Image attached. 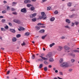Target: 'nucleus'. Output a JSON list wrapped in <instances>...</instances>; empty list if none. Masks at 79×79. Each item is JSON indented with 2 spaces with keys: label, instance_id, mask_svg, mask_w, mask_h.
Listing matches in <instances>:
<instances>
[{
  "label": "nucleus",
  "instance_id": "f257e3e1",
  "mask_svg": "<svg viewBox=\"0 0 79 79\" xmlns=\"http://www.w3.org/2000/svg\"><path fill=\"white\" fill-rule=\"evenodd\" d=\"M41 14L42 16H39V19H43V20H44L47 19V16H46V15L44 12H42L41 13Z\"/></svg>",
  "mask_w": 79,
  "mask_h": 79
},
{
  "label": "nucleus",
  "instance_id": "f03ea898",
  "mask_svg": "<svg viewBox=\"0 0 79 79\" xmlns=\"http://www.w3.org/2000/svg\"><path fill=\"white\" fill-rule=\"evenodd\" d=\"M61 67H65V68H68L69 66H72V64L69 65L68 63H63L60 65Z\"/></svg>",
  "mask_w": 79,
  "mask_h": 79
},
{
  "label": "nucleus",
  "instance_id": "7ed1b4c3",
  "mask_svg": "<svg viewBox=\"0 0 79 79\" xmlns=\"http://www.w3.org/2000/svg\"><path fill=\"white\" fill-rule=\"evenodd\" d=\"M64 48L65 50V52H68V53L69 52H71V51H69V47H68V46H64Z\"/></svg>",
  "mask_w": 79,
  "mask_h": 79
},
{
  "label": "nucleus",
  "instance_id": "20e7f679",
  "mask_svg": "<svg viewBox=\"0 0 79 79\" xmlns=\"http://www.w3.org/2000/svg\"><path fill=\"white\" fill-rule=\"evenodd\" d=\"M13 22L14 23H17V24H20L21 23V21L17 19H14L13 20Z\"/></svg>",
  "mask_w": 79,
  "mask_h": 79
},
{
  "label": "nucleus",
  "instance_id": "39448f33",
  "mask_svg": "<svg viewBox=\"0 0 79 79\" xmlns=\"http://www.w3.org/2000/svg\"><path fill=\"white\" fill-rule=\"evenodd\" d=\"M52 56V52H49L46 56V57L48 58H50Z\"/></svg>",
  "mask_w": 79,
  "mask_h": 79
},
{
  "label": "nucleus",
  "instance_id": "423d86ee",
  "mask_svg": "<svg viewBox=\"0 0 79 79\" xmlns=\"http://www.w3.org/2000/svg\"><path fill=\"white\" fill-rule=\"evenodd\" d=\"M21 12L24 13H27V10H26V8H23L21 10Z\"/></svg>",
  "mask_w": 79,
  "mask_h": 79
},
{
  "label": "nucleus",
  "instance_id": "0eeeda50",
  "mask_svg": "<svg viewBox=\"0 0 79 79\" xmlns=\"http://www.w3.org/2000/svg\"><path fill=\"white\" fill-rule=\"evenodd\" d=\"M68 55H69V56H72L73 58H74L75 56V54L72 53L71 52H70V53H68Z\"/></svg>",
  "mask_w": 79,
  "mask_h": 79
},
{
  "label": "nucleus",
  "instance_id": "6e6552de",
  "mask_svg": "<svg viewBox=\"0 0 79 79\" xmlns=\"http://www.w3.org/2000/svg\"><path fill=\"white\" fill-rule=\"evenodd\" d=\"M37 15V14L36 13H34L30 15V18H34Z\"/></svg>",
  "mask_w": 79,
  "mask_h": 79
},
{
  "label": "nucleus",
  "instance_id": "1a4fd4ad",
  "mask_svg": "<svg viewBox=\"0 0 79 79\" xmlns=\"http://www.w3.org/2000/svg\"><path fill=\"white\" fill-rule=\"evenodd\" d=\"M40 57L41 58L42 60H44V61H47V60H48V58L47 57V58L41 56H40Z\"/></svg>",
  "mask_w": 79,
  "mask_h": 79
},
{
  "label": "nucleus",
  "instance_id": "9d476101",
  "mask_svg": "<svg viewBox=\"0 0 79 79\" xmlns=\"http://www.w3.org/2000/svg\"><path fill=\"white\" fill-rule=\"evenodd\" d=\"M63 49V47L61 46H59L58 48L57 49V50L60 52V51H61V50Z\"/></svg>",
  "mask_w": 79,
  "mask_h": 79
},
{
  "label": "nucleus",
  "instance_id": "9b49d317",
  "mask_svg": "<svg viewBox=\"0 0 79 79\" xmlns=\"http://www.w3.org/2000/svg\"><path fill=\"white\" fill-rule=\"evenodd\" d=\"M25 3H31V0H25L24 1Z\"/></svg>",
  "mask_w": 79,
  "mask_h": 79
},
{
  "label": "nucleus",
  "instance_id": "f8f14e48",
  "mask_svg": "<svg viewBox=\"0 0 79 79\" xmlns=\"http://www.w3.org/2000/svg\"><path fill=\"white\" fill-rule=\"evenodd\" d=\"M40 27L38 26H36L35 27V29L36 31H39L40 29Z\"/></svg>",
  "mask_w": 79,
  "mask_h": 79
},
{
  "label": "nucleus",
  "instance_id": "ddd939ff",
  "mask_svg": "<svg viewBox=\"0 0 79 79\" xmlns=\"http://www.w3.org/2000/svg\"><path fill=\"white\" fill-rule=\"evenodd\" d=\"M17 40V39L16 38L14 37L12 38V41L13 42H16Z\"/></svg>",
  "mask_w": 79,
  "mask_h": 79
},
{
  "label": "nucleus",
  "instance_id": "4468645a",
  "mask_svg": "<svg viewBox=\"0 0 79 79\" xmlns=\"http://www.w3.org/2000/svg\"><path fill=\"white\" fill-rule=\"evenodd\" d=\"M50 62H53L54 61V59L53 58H50L49 60Z\"/></svg>",
  "mask_w": 79,
  "mask_h": 79
},
{
  "label": "nucleus",
  "instance_id": "2eb2a0df",
  "mask_svg": "<svg viewBox=\"0 0 79 79\" xmlns=\"http://www.w3.org/2000/svg\"><path fill=\"white\" fill-rule=\"evenodd\" d=\"M10 31L11 32H13V33H15V32H16V31L15 29H10Z\"/></svg>",
  "mask_w": 79,
  "mask_h": 79
},
{
  "label": "nucleus",
  "instance_id": "dca6fc26",
  "mask_svg": "<svg viewBox=\"0 0 79 79\" xmlns=\"http://www.w3.org/2000/svg\"><path fill=\"white\" fill-rule=\"evenodd\" d=\"M70 61L72 63H73L75 62V59H72L70 60Z\"/></svg>",
  "mask_w": 79,
  "mask_h": 79
},
{
  "label": "nucleus",
  "instance_id": "f3484780",
  "mask_svg": "<svg viewBox=\"0 0 79 79\" xmlns=\"http://www.w3.org/2000/svg\"><path fill=\"white\" fill-rule=\"evenodd\" d=\"M65 21H66V23H67L69 24H70L71 22H70V20H69L68 19H66Z\"/></svg>",
  "mask_w": 79,
  "mask_h": 79
},
{
  "label": "nucleus",
  "instance_id": "a211bd4d",
  "mask_svg": "<svg viewBox=\"0 0 79 79\" xmlns=\"http://www.w3.org/2000/svg\"><path fill=\"white\" fill-rule=\"evenodd\" d=\"M72 5V3L70 2H69L68 3H67V6H71V5Z\"/></svg>",
  "mask_w": 79,
  "mask_h": 79
},
{
  "label": "nucleus",
  "instance_id": "6ab92c4d",
  "mask_svg": "<svg viewBox=\"0 0 79 79\" xmlns=\"http://www.w3.org/2000/svg\"><path fill=\"white\" fill-rule=\"evenodd\" d=\"M40 33H44L45 32V30L44 29H42L39 31Z\"/></svg>",
  "mask_w": 79,
  "mask_h": 79
},
{
  "label": "nucleus",
  "instance_id": "aec40b11",
  "mask_svg": "<svg viewBox=\"0 0 79 79\" xmlns=\"http://www.w3.org/2000/svg\"><path fill=\"white\" fill-rule=\"evenodd\" d=\"M21 34H17L16 35V37H17V38H19V37H21Z\"/></svg>",
  "mask_w": 79,
  "mask_h": 79
},
{
  "label": "nucleus",
  "instance_id": "412c9836",
  "mask_svg": "<svg viewBox=\"0 0 79 79\" xmlns=\"http://www.w3.org/2000/svg\"><path fill=\"white\" fill-rule=\"evenodd\" d=\"M55 44L54 43H53L52 44H50L49 46L50 47H52L53 45H55Z\"/></svg>",
  "mask_w": 79,
  "mask_h": 79
},
{
  "label": "nucleus",
  "instance_id": "4be33fe9",
  "mask_svg": "<svg viewBox=\"0 0 79 79\" xmlns=\"http://www.w3.org/2000/svg\"><path fill=\"white\" fill-rule=\"evenodd\" d=\"M17 4V2H13L12 3V6H15Z\"/></svg>",
  "mask_w": 79,
  "mask_h": 79
},
{
  "label": "nucleus",
  "instance_id": "5701e85b",
  "mask_svg": "<svg viewBox=\"0 0 79 79\" xmlns=\"http://www.w3.org/2000/svg\"><path fill=\"white\" fill-rule=\"evenodd\" d=\"M76 16V15L74 14H73V15H71L69 16V17L70 18H73V17H74V16Z\"/></svg>",
  "mask_w": 79,
  "mask_h": 79
},
{
  "label": "nucleus",
  "instance_id": "b1692460",
  "mask_svg": "<svg viewBox=\"0 0 79 79\" xmlns=\"http://www.w3.org/2000/svg\"><path fill=\"white\" fill-rule=\"evenodd\" d=\"M6 20L5 19H3L1 20V22H2L3 23H5V22H6Z\"/></svg>",
  "mask_w": 79,
  "mask_h": 79
},
{
  "label": "nucleus",
  "instance_id": "393cba45",
  "mask_svg": "<svg viewBox=\"0 0 79 79\" xmlns=\"http://www.w3.org/2000/svg\"><path fill=\"white\" fill-rule=\"evenodd\" d=\"M43 25H44V24L41 23H39L37 24L38 26H43Z\"/></svg>",
  "mask_w": 79,
  "mask_h": 79
},
{
  "label": "nucleus",
  "instance_id": "a878e982",
  "mask_svg": "<svg viewBox=\"0 0 79 79\" xmlns=\"http://www.w3.org/2000/svg\"><path fill=\"white\" fill-rule=\"evenodd\" d=\"M73 52H75V53H77V52L79 53V51L77 50H73Z\"/></svg>",
  "mask_w": 79,
  "mask_h": 79
},
{
  "label": "nucleus",
  "instance_id": "bb28decb",
  "mask_svg": "<svg viewBox=\"0 0 79 79\" xmlns=\"http://www.w3.org/2000/svg\"><path fill=\"white\" fill-rule=\"evenodd\" d=\"M55 19L54 17H52L50 19V21H53Z\"/></svg>",
  "mask_w": 79,
  "mask_h": 79
},
{
  "label": "nucleus",
  "instance_id": "cd10ccee",
  "mask_svg": "<svg viewBox=\"0 0 79 79\" xmlns=\"http://www.w3.org/2000/svg\"><path fill=\"white\" fill-rule=\"evenodd\" d=\"M43 66V64H40L39 67V69H41V68H42Z\"/></svg>",
  "mask_w": 79,
  "mask_h": 79
},
{
  "label": "nucleus",
  "instance_id": "c85d7f7f",
  "mask_svg": "<svg viewBox=\"0 0 79 79\" xmlns=\"http://www.w3.org/2000/svg\"><path fill=\"white\" fill-rule=\"evenodd\" d=\"M47 35H45L42 36L41 37L42 39H45V38L47 36Z\"/></svg>",
  "mask_w": 79,
  "mask_h": 79
},
{
  "label": "nucleus",
  "instance_id": "c756f323",
  "mask_svg": "<svg viewBox=\"0 0 79 79\" xmlns=\"http://www.w3.org/2000/svg\"><path fill=\"white\" fill-rule=\"evenodd\" d=\"M25 35L27 36H28V35H30V33L29 32H27L25 33Z\"/></svg>",
  "mask_w": 79,
  "mask_h": 79
},
{
  "label": "nucleus",
  "instance_id": "7c9ffc66",
  "mask_svg": "<svg viewBox=\"0 0 79 79\" xmlns=\"http://www.w3.org/2000/svg\"><path fill=\"white\" fill-rule=\"evenodd\" d=\"M27 7H30V6H32V5L30 4H28L27 5Z\"/></svg>",
  "mask_w": 79,
  "mask_h": 79
},
{
  "label": "nucleus",
  "instance_id": "2f4dec72",
  "mask_svg": "<svg viewBox=\"0 0 79 79\" xmlns=\"http://www.w3.org/2000/svg\"><path fill=\"white\" fill-rule=\"evenodd\" d=\"M20 29L22 31H24V30H25V28L22 27H20Z\"/></svg>",
  "mask_w": 79,
  "mask_h": 79
},
{
  "label": "nucleus",
  "instance_id": "473e14b6",
  "mask_svg": "<svg viewBox=\"0 0 79 79\" xmlns=\"http://www.w3.org/2000/svg\"><path fill=\"white\" fill-rule=\"evenodd\" d=\"M75 24L76 25V26H77V25L79 24V22H78L76 21L75 22Z\"/></svg>",
  "mask_w": 79,
  "mask_h": 79
},
{
  "label": "nucleus",
  "instance_id": "72a5a7b5",
  "mask_svg": "<svg viewBox=\"0 0 79 79\" xmlns=\"http://www.w3.org/2000/svg\"><path fill=\"white\" fill-rule=\"evenodd\" d=\"M63 59H61L60 60V63H63Z\"/></svg>",
  "mask_w": 79,
  "mask_h": 79
},
{
  "label": "nucleus",
  "instance_id": "f704fd0d",
  "mask_svg": "<svg viewBox=\"0 0 79 79\" xmlns=\"http://www.w3.org/2000/svg\"><path fill=\"white\" fill-rule=\"evenodd\" d=\"M35 58V55L33 54L32 56V59L34 60Z\"/></svg>",
  "mask_w": 79,
  "mask_h": 79
},
{
  "label": "nucleus",
  "instance_id": "c9c22d12",
  "mask_svg": "<svg viewBox=\"0 0 79 79\" xmlns=\"http://www.w3.org/2000/svg\"><path fill=\"white\" fill-rule=\"evenodd\" d=\"M32 20L33 22H35V21H36V18H33L32 19Z\"/></svg>",
  "mask_w": 79,
  "mask_h": 79
},
{
  "label": "nucleus",
  "instance_id": "e433bc0d",
  "mask_svg": "<svg viewBox=\"0 0 79 79\" xmlns=\"http://www.w3.org/2000/svg\"><path fill=\"white\" fill-rule=\"evenodd\" d=\"M64 27L65 28H67V29H70V28H69V27L68 25L65 26H64Z\"/></svg>",
  "mask_w": 79,
  "mask_h": 79
},
{
  "label": "nucleus",
  "instance_id": "4c0bfd02",
  "mask_svg": "<svg viewBox=\"0 0 79 79\" xmlns=\"http://www.w3.org/2000/svg\"><path fill=\"white\" fill-rule=\"evenodd\" d=\"M44 63L45 64H48V63L47 61H44Z\"/></svg>",
  "mask_w": 79,
  "mask_h": 79
},
{
  "label": "nucleus",
  "instance_id": "58836bf2",
  "mask_svg": "<svg viewBox=\"0 0 79 79\" xmlns=\"http://www.w3.org/2000/svg\"><path fill=\"white\" fill-rule=\"evenodd\" d=\"M44 70L45 71H47V67H45L44 68Z\"/></svg>",
  "mask_w": 79,
  "mask_h": 79
},
{
  "label": "nucleus",
  "instance_id": "ea45409f",
  "mask_svg": "<svg viewBox=\"0 0 79 79\" xmlns=\"http://www.w3.org/2000/svg\"><path fill=\"white\" fill-rule=\"evenodd\" d=\"M6 13V11H5V10H4L2 11V13L4 14V13Z\"/></svg>",
  "mask_w": 79,
  "mask_h": 79
},
{
  "label": "nucleus",
  "instance_id": "a19ab883",
  "mask_svg": "<svg viewBox=\"0 0 79 79\" xmlns=\"http://www.w3.org/2000/svg\"><path fill=\"white\" fill-rule=\"evenodd\" d=\"M60 75L61 76H63V72H59Z\"/></svg>",
  "mask_w": 79,
  "mask_h": 79
},
{
  "label": "nucleus",
  "instance_id": "79ce46f5",
  "mask_svg": "<svg viewBox=\"0 0 79 79\" xmlns=\"http://www.w3.org/2000/svg\"><path fill=\"white\" fill-rule=\"evenodd\" d=\"M26 45V43L24 42H23V43L21 45L22 46H24Z\"/></svg>",
  "mask_w": 79,
  "mask_h": 79
},
{
  "label": "nucleus",
  "instance_id": "37998d69",
  "mask_svg": "<svg viewBox=\"0 0 79 79\" xmlns=\"http://www.w3.org/2000/svg\"><path fill=\"white\" fill-rule=\"evenodd\" d=\"M35 8L34 7H31V10H34Z\"/></svg>",
  "mask_w": 79,
  "mask_h": 79
},
{
  "label": "nucleus",
  "instance_id": "c03bdc74",
  "mask_svg": "<svg viewBox=\"0 0 79 79\" xmlns=\"http://www.w3.org/2000/svg\"><path fill=\"white\" fill-rule=\"evenodd\" d=\"M11 10L12 11H15V8H11Z\"/></svg>",
  "mask_w": 79,
  "mask_h": 79
},
{
  "label": "nucleus",
  "instance_id": "a18cd8bd",
  "mask_svg": "<svg viewBox=\"0 0 79 79\" xmlns=\"http://www.w3.org/2000/svg\"><path fill=\"white\" fill-rule=\"evenodd\" d=\"M4 28H5V29H8V26L6 25L5 27Z\"/></svg>",
  "mask_w": 79,
  "mask_h": 79
},
{
  "label": "nucleus",
  "instance_id": "49530a36",
  "mask_svg": "<svg viewBox=\"0 0 79 79\" xmlns=\"http://www.w3.org/2000/svg\"><path fill=\"white\" fill-rule=\"evenodd\" d=\"M51 8V7H48L47 8V10H50V9Z\"/></svg>",
  "mask_w": 79,
  "mask_h": 79
},
{
  "label": "nucleus",
  "instance_id": "de8ad7c7",
  "mask_svg": "<svg viewBox=\"0 0 79 79\" xmlns=\"http://www.w3.org/2000/svg\"><path fill=\"white\" fill-rule=\"evenodd\" d=\"M1 30L2 31H5V30L3 28H1Z\"/></svg>",
  "mask_w": 79,
  "mask_h": 79
},
{
  "label": "nucleus",
  "instance_id": "09e8293b",
  "mask_svg": "<svg viewBox=\"0 0 79 79\" xmlns=\"http://www.w3.org/2000/svg\"><path fill=\"white\" fill-rule=\"evenodd\" d=\"M60 38L61 39H65V37L62 36L60 37Z\"/></svg>",
  "mask_w": 79,
  "mask_h": 79
},
{
  "label": "nucleus",
  "instance_id": "8fccbe9b",
  "mask_svg": "<svg viewBox=\"0 0 79 79\" xmlns=\"http://www.w3.org/2000/svg\"><path fill=\"white\" fill-rule=\"evenodd\" d=\"M74 23H72V25H71L72 27H74Z\"/></svg>",
  "mask_w": 79,
  "mask_h": 79
},
{
  "label": "nucleus",
  "instance_id": "3c124183",
  "mask_svg": "<svg viewBox=\"0 0 79 79\" xmlns=\"http://www.w3.org/2000/svg\"><path fill=\"white\" fill-rule=\"evenodd\" d=\"M54 13H55V14H58V12L57 10H56L54 12Z\"/></svg>",
  "mask_w": 79,
  "mask_h": 79
},
{
  "label": "nucleus",
  "instance_id": "603ef678",
  "mask_svg": "<svg viewBox=\"0 0 79 79\" xmlns=\"http://www.w3.org/2000/svg\"><path fill=\"white\" fill-rule=\"evenodd\" d=\"M12 14L13 15H17V13L16 12H14L12 13Z\"/></svg>",
  "mask_w": 79,
  "mask_h": 79
},
{
  "label": "nucleus",
  "instance_id": "864d4df0",
  "mask_svg": "<svg viewBox=\"0 0 79 79\" xmlns=\"http://www.w3.org/2000/svg\"><path fill=\"white\" fill-rule=\"evenodd\" d=\"M38 61H43V60L42 59H40L38 60Z\"/></svg>",
  "mask_w": 79,
  "mask_h": 79
},
{
  "label": "nucleus",
  "instance_id": "5fc2aeb1",
  "mask_svg": "<svg viewBox=\"0 0 79 79\" xmlns=\"http://www.w3.org/2000/svg\"><path fill=\"white\" fill-rule=\"evenodd\" d=\"M69 72H71V71H73V69H69Z\"/></svg>",
  "mask_w": 79,
  "mask_h": 79
},
{
  "label": "nucleus",
  "instance_id": "6e6d98bb",
  "mask_svg": "<svg viewBox=\"0 0 79 79\" xmlns=\"http://www.w3.org/2000/svg\"><path fill=\"white\" fill-rule=\"evenodd\" d=\"M10 6H7V10H10Z\"/></svg>",
  "mask_w": 79,
  "mask_h": 79
},
{
  "label": "nucleus",
  "instance_id": "4d7b16f0",
  "mask_svg": "<svg viewBox=\"0 0 79 79\" xmlns=\"http://www.w3.org/2000/svg\"><path fill=\"white\" fill-rule=\"evenodd\" d=\"M8 24L10 25V26H12V24L11 23H9Z\"/></svg>",
  "mask_w": 79,
  "mask_h": 79
},
{
  "label": "nucleus",
  "instance_id": "13d9d810",
  "mask_svg": "<svg viewBox=\"0 0 79 79\" xmlns=\"http://www.w3.org/2000/svg\"><path fill=\"white\" fill-rule=\"evenodd\" d=\"M10 71L9 70V71H7V74H9L10 73Z\"/></svg>",
  "mask_w": 79,
  "mask_h": 79
},
{
  "label": "nucleus",
  "instance_id": "bf43d9fd",
  "mask_svg": "<svg viewBox=\"0 0 79 79\" xmlns=\"http://www.w3.org/2000/svg\"><path fill=\"white\" fill-rule=\"evenodd\" d=\"M41 27H42L43 28H45V26H41Z\"/></svg>",
  "mask_w": 79,
  "mask_h": 79
},
{
  "label": "nucleus",
  "instance_id": "052dcab7",
  "mask_svg": "<svg viewBox=\"0 0 79 79\" xmlns=\"http://www.w3.org/2000/svg\"><path fill=\"white\" fill-rule=\"evenodd\" d=\"M57 78H58V79H63V78H60L59 77H57Z\"/></svg>",
  "mask_w": 79,
  "mask_h": 79
},
{
  "label": "nucleus",
  "instance_id": "680f3d73",
  "mask_svg": "<svg viewBox=\"0 0 79 79\" xmlns=\"http://www.w3.org/2000/svg\"><path fill=\"white\" fill-rule=\"evenodd\" d=\"M58 70H55V72L56 73H58Z\"/></svg>",
  "mask_w": 79,
  "mask_h": 79
},
{
  "label": "nucleus",
  "instance_id": "e2e57ef3",
  "mask_svg": "<svg viewBox=\"0 0 79 79\" xmlns=\"http://www.w3.org/2000/svg\"><path fill=\"white\" fill-rule=\"evenodd\" d=\"M71 11H75V10L74 9H72L71 10Z\"/></svg>",
  "mask_w": 79,
  "mask_h": 79
},
{
  "label": "nucleus",
  "instance_id": "0e129e2a",
  "mask_svg": "<svg viewBox=\"0 0 79 79\" xmlns=\"http://www.w3.org/2000/svg\"><path fill=\"white\" fill-rule=\"evenodd\" d=\"M44 53L41 54V55L42 56H44Z\"/></svg>",
  "mask_w": 79,
  "mask_h": 79
},
{
  "label": "nucleus",
  "instance_id": "69168bd1",
  "mask_svg": "<svg viewBox=\"0 0 79 79\" xmlns=\"http://www.w3.org/2000/svg\"><path fill=\"white\" fill-rule=\"evenodd\" d=\"M43 2H46V1H47V0H42Z\"/></svg>",
  "mask_w": 79,
  "mask_h": 79
},
{
  "label": "nucleus",
  "instance_id": "338daca9",
  "mask_svg": "<svg viewBox=\"0 0 79 79\" xmlns=\"http://www.w3.org/2000/svg\"><path fill=\"white\" fill-rule=\"evenodd\" d=\"M48 67L50 68H52V66L51 65H49Z\"/></svg>",
  "mask_w": 79,
  "mask_h": 79
},
{
  "label": "nucleus",
  "instance_id": "774afa93",
  "mask_svg": "<svg viewBox=\"0 0 79 79\" xmlns=\"http://www.w3.org/2000/svg\"><path fill=\"white\" fill-rule=\"evenodd\" d=\"M53 71H55L56 70V69L55 68H53Z\"/></svg>",
  "mask_w": 79,
  "mask_h": 79
}]
</instances>
